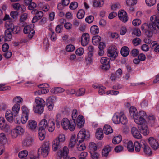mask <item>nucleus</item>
I'll return each mask as SVG.
<instances>
[{"label": "nucleus", "mask_w": 159, "mask_h": 159, "mask_svg": "<svg viewBox=\"0 0 159 159\" xmlns=\"http://www.w3.org/2000/svg\"><path fill=\"white\" fill-rule=\"evenodd\" d=\"M61 125L64 130H66L69 129L71 131L74 130L76 125L75 121H73V122L70 121L66 118H63L62 119Z\"/></svg>", "instance_id": "obj_1"}, {"label": "nucleus", "mask_w": 159, "mask_h": 159, "mask_svg": "<svg viewBox=\"0 0 159 159\" xmlns=\"http://www.w3.org/2000/svg\"><path fill=\"white\" fill-rule=\"evenodd\" d=\"M90 134L89 131L84 129H82L78 133L77 136V139L79 143H82L86 138L89 137Z\"/></svg>", "instance_id": "obj_2"}, {"label": "nucleus", "mask_w": 159, "mask_h": 159, "mask_svg": "<svg viewBox=\"0 0 159 159\" xmlns=\"http://www.w3.org/2000/svg\"><path fill=\"white\" fill-rule=\"evenodd\" d=\"M49 146L48 142L43 143L38 150V155H42L43 157H46L49 151Z\"/></svg>", "instance_id": "obj_3"}, {"label": "nucleus", "mask_w": 159, "mask_h": 159, "mask_svg": "<svg viewBox=\"0 0 159 159\" xmlns=\"http://www.w3.org/2000/svg\"><path fill=\"white\" fill-rule=\"evenodd\" d=\"M141 30L145 33L146 35L148 37L152 36V31L154 30L152 23L151 24H148L146 23H145L142 25Z\"/></svg>", "instance_id": "obj_4"}, {"label": "nucleus", "mask_w": 159, "mask_h": 159, "mask_svg": "<svg viewBox=\"0 0 159 159\" xmlns=\"http://www.w3.org/2000/svg\"><path fill=\"white\" fill-rule=\"evenodd\" d=\"M107 53V56L112 60H114L118 55L116 48L115 46H112L109 47Z\"/></svg>", "instance_id": "obj_5"}, {"label": "nucleus", "mask_w": 159, "mask_h": 159, "mask_svg": "<svg viewBox=\"0 0 159 159\" xmlns=\"http://www.w3.org/2000/svg\"><path fill=\"white\" fill-rule=\"evenodd\" d=\"M24 131V129L22 126H16L12 130L11 132V136L13 138H16L18 136L22 134Z\"/></svg>", "instance_id": "obj_6"}, {"label": "nucleus", "mask_w": 159, "mask_h": 159, "mask_svg": "<svg viewBox=\"0 0 159 159\" xmlns=\"http://www.w3.org/2000/svg\"><path fill=\"white\" fill-rule=\"evenodd\" d=\"M56 99V98L53 96L49 97L46 99V106L49 111L53 110Z\"/></svg>", "instance_id": "obj_7"}, {"label": "nucleus", "mask_w": 159, "mask_h": 159, "mask_svg": "<svg viewBox=\"0 0 159 159\" xmlns=\"http://www.w3.org/2000/svg\"><path fill=\"white\" fill-rule=\"evenodd\" d=\"M31 13L32 14H35V16H34L32 19V22L33 23H35L37 22L38 20L41 19L43 15V12L40 11H38L36 9L33 10Z\"/></svg>", "instance_id": "obj_8"}, {"label": "nucleus", "mask_w": 159, "mask_h": 159, "mask_svg": "<svg viewBox=\"0 0 159 159\" xmlns=\"http://www.w3.org/2000/svg\"><path fill=\"white\" fill-rule=\"evenodd\" d=\"M110 60L107 57H103L100 60V62L102 64L101 68L105 70H108L110 67L109 65Z\"/></svg>", "instance_id": "obj_9"}, {"label": "nucleus", "mask_w": 159, "mask_h": 159, "mask_svg": "<svg viewBox=\"0 0 159 159\" xmlns=\"http://www.w3.org/2000/svg\"><path fill=\"white\" fill-rule=\"evenodd\" d=\"M23 31L25 34H28V37L31 39L33 37L35 31L34 30L31 28L30 26L27 25L24 28Z\"/></svg>", "instance_id": "obj_10"}, {"label": "nucleus", "mask_w": 159, "mask_h": 159, "mask_svg": "<svg viewBox=\"0 0 159 159\" xmlns=\"http://www.w3.org/2000/svg\"><path fill=\"white\" fill-rule=\"evenodd\" d=\"M150 20L152 23L154 30L156 27L159 29V19L156 15H153L150 18Z\"/></svg>", "instance_id": "obj_11"}, {"label": "nucleus", "mask_w": 159, "mask_h": 159, "mask_svg": "<svg viewBox=\"0 0 159 159\" xmlns=\"http://www.w3.org/2000/svg\"><path fill=\"white\" fill-rule=\"evenodd\" d=\"M118 15L120 20L124 22H126L128 20L127 13L124 10H120Z\"/></svg>", "instance_id": "obj_12"}, {"label": "nucleus", "mask_w": 159, "mask_h": 159, "mask_svg": "<svg viewBox=\"0 0 159 159\" xmlns=\"http://www.w3.org/2000/svg\"><path fill=\"white\" fill-rule=\"evenodd\" d=\"M89 34L87 33H84L81 38L82 45L83 46L87 45L89 42Z\"/></svg>", "instance_id": "obj_13"}, {"label": "nucleus", "mask_w": 159, "mask_h": 159, "mask_svg": "<svg viewBox=\"0 0 159 159\" xmlns=\"http://www.w3.org/2000/svg\"><path fill=\"white\" fill-rule=\"evenodd\" d=\"M32 138L31 136H29L26 137L22 142V145L24 147L29 146L32 144Z\"/></svg>", "instance_id": "obj_14"}, {"label": "nucleus", "mask_w": 159, "mask_h": 159, "mask_svg": "<svg viewBox=\"0 0 159 159\" xmlns=\"http://www.w3.org/2000/svg\"><path fill=\"white\" fill-rule=\"evenodd\" d=\"M131 131L133 136L135 138L140 139L142 138V136L139 130L136 127H132Z\"/></svg>", "instance_id": "obj_15"}, {"label": "nucleus", "mask_w": 159, "mask_h": 159, "mask_svg": "<svg viewBox=\"0 0 159 159\" xmlns=\"http://www.w3.org/2000/svg\"><path fill=\"white\" fill-rule=\"evenodd\" d=\"M52 144V150L54 151H56L61 147L62 144L59 142L57 139L55 138L53 140Z\"/></svg>", "instance_id": "obj_16"}, {"label": "nucleus", "mask_w": 159, "mask_h": 159, "mask_svg": "<svg viewBox=\"0 0 159 159\" xmlns=\"http://www.w3.org/2000/svg\"><path fill=\"white\" fill-rule=\"evenodd\" d=\"M149 142L151 147L154 149H157L159 147L157 141L153 137H150L149 139Z\"/></svg>", "instance_id": "obj_17"}, {"label": "nucleus", "mask_w": 159, "mask_h": 159, "mask_svg": "<svg viewBox=\"0 0 159 159\" xmlns=\"http://www.w3.org/2000/svg\"><path fill=\"white\" fill-rule=\"evenodd\" d=\"M46 132L45 129L42 127H39L38 130V135L39 139L43 140L45 138Z\"/></svg>", "instance_id": "obj_18"}, {"label": "nucleus", "mask_w": 159, "mask_h": 159, "mask_svg": "<svg viewBox=\"0 0 159 159\" xmlns=\"http://www.w3.org/2000/svg\"><path fill=\"white\" fill-rule=\"evenodd\" d=\"M36 122L33 120H29L27 125V128L32 130H34L37 127Z\"/></svg>", "instance_id": "obj_19"}, {"label": "nucleus", "mask_w": 159, "mask_h": 159, "mask_svg": "<svg viewBox=\"0 0 159 159\" xmlns=\"http://www.w3.org/2000/svg\"><path fill=\"white\" fill-rule=\"evenodd\" d=\"M121 114V112L114 114L112 118V121L114 123L118 124L120 123L121 115H122Z\"/></svg>", "instance_id": "obj_20"}, {"label": "nucleus", "mask_w": 159, "mask_h": 159, "mask_svg": "<svg viewBox=\"0 0 159 159\" xmlns=\"http://www.w3.org/2000/svg\"><path fill=\"white\" fill-rule=\"evenodd\" d=\"M84 124V119L82 115H79L77 119L76 124L80 128L83 126Z\"/></svg>", "instance_id": "obj_21"}, {"label": "nucleus", "mask_w": 159, "mask_h": 159, "mask_svg": "<svg viewBox=\"0 0 159 159\" xmlns=\"http://www.w3.org/2000/svg\"><path fill=\"white\" fill-rule=\"evenodd\" d=\"M20 106L19 104H15L12 108V112L15 116H16L19 113Z\"/></svg>", "instance_id": "obj_22"}, {"label": "nucleus", "mask_w": 159, "mask_h": 159, "mask_svg": "<svg viewBox=\"0 0 159 159\" xmlns=\"http://www.w3.org/2000/svg\"><path fill=\"white\" fill-rule=\"evenodd\" d=\"M11 31H9V29H7L5 31V36L4 37V40L5 41H9L12 39V34Z\"/></svg>", "instance_id": "obj_23"}, {"label": "nucleus", "mask_w": 159, "mask_h": 159, "mask_svg": "<svg viewBox=\"0 0 159 159\" xmlns=\"http://www.w3.org/2000/svg\"><path fill=\"white\" fill-rule=\"evenodd\" d=\"M135 122L139 125H145L146 124V121L144 118L142 117H139L138 116L137 117H135L134 119Z\"/></svg>", "instance_id": "obj_24"}, {"label": "nucleus", "mask_w": 159, "mask_h": 159, "mask_svg": "<svg viewBox=\"0 0 159 159\" xmlns=\"http://www.w3.org/2000/svg\"><path fill=\"white\" fill-rule=\"evenodd\" d=\"M44 106L36 105L34 107V111L36 113L42 114L44 111Z\"/></svg>", "instance_id": "obj_25"}, {"label": "nucleus", "mask_w": 159, "mask_h": 159, "mask_svg": "<svg viewBox=\"0 0 159 159\" xmlns=\"http://www.w3.org/2000/svg\"><path fill=\"white\" fill-rule=\"evenodd\" d=\"M55 123L53 121L51 120H48V123L46 129L50 132H53L55 128Z\"/></svg>", "instance_id": "obj_26"}, {"label": "nucleus", "mask_w": 159, "mask_h": 159, "mask_svg": "<svg viewBox=\"0 0 159 159\" xmlns=\"http://www.w3.org/2000/svg\"><path fill=\"white\" fill-rule=\"evenodd\" d=\"M112 147L110 146L109 145L105 146L102 151V155L105 157H107L109 152L111 151Z\"/></svg>", "instance_id": "obj_27"}, {"label": "nucleus", "mask_w": 159, "mask_h": 159, "mask_svg": "<svg viewBox=\"0 0 159 159\" xmlns=\"http://www.w3.org/2000/svg\"><path fill=\"white\" fill-rule=\"evenodd\" d=\"M93 7L95 8L101 7L104 4L103 0H93Z\"/></svg>", "instance_id": "obj_28"}, {"label": "nucleus", "mask_w": 159, "mask_h": 159, "mask_svg": "<svg viewBox=\"0 0 159 159\" xmlns=\"http://www.w3.org/2000/svg\"><path fill=\"white\" fill-rule=\"evenodd\" d=\"M129 48L125 46L121 48L120 53L123 56L126 57L129 55Z\"/></svg>", "instance_id": "obj_29"}, {"label": "nucleus", "mask_w": 159, "mask_h": 159, "mask_svg": "<svg viewBox=\"0 0 159 159\" xmlns=\"http://www.w3.org/2000/svg\"><path fill=\"white\" fill-rule=\"evenodd\" d=\"M129 113L130 116L134 119L135 118V116H138L137 111L135 107L134 106H132L130 107Z\"/></svg>", "instance_id": "obj_30"}, {"label": "nucleus", "mask_w": 159, "mask_h": 159, "mask_svg": "<svg viewBox=\"0 0 159 159\" xmlns=\"http://www.w3.org/2000/svg\"><path fill=\"white\" fill-rule=\"evenodd\" d=\"M77 143L76 139L74 135L71 136L69 142V147L70 148H73Z\"/></svg>", "instance_id": "obj_31"}, {"label": "nucleus", "mask_w": 159, "mask_h": 159, "mask_svg": "<svg viewBox=\"0 0 159 159\" xmlns=\"http://www.w3.org/2000/svg\"><path fill=\"white\" fill-rule=\"evenodd\" d=\"M5 26L7 29H9V31H11V32H13L16 27H15L13 23L11 22L8 21H7L5 24Z\"/></svg>", "instance_id": "obj_32"}, {"label": "nucleus", "mask_w": 159, "mask_h": 159, "mask_svg": "<svg viewBox=\"0 0 159 159\" xmlns=\"http://www.w3.org/2000/svg\"><path fill=\"white\" fill-rule=\"evenodd\" d=\"M104 131L107 135H108L113 132V130L112 127L109 125H105L103 128Z\"/></svg>", "instance_id": "obj_33"}, {"label": "nucleus", "mask_w": 159, "mask_h": 159, "mask_svg": "<svg viewBox=\"0 0 159 159\" xmlns=\"http://www.w3.org/2000/svg\"><path fill=\"white\" fill-rule=\"evenodd\" d=\"M96 138L98 139L101 140L103 137V133L102 129L101 128H98L97 129L96 133Z\"/></svg>", "instance_id": "obj_34"}, {"label": "nucleus", "mask_w": 159, "mask_h": 159, "mask_svg": "<svg viewBox=\"0 0 159 159\" xmlns=\"http://www.w3.org/2000/svg\"><path fill=\"white\" fill-rule=\"evenodd\" d=\"M127 148L128 151L129 152L134 151V144L131 141H129L127 143Z\"/></svg>", "instance_id": "obj_35"}, {"label": "nucleus", "mask_w": 159, "mask_h": 159, "mask_svg": "<svg viewBox=\"0 0 159 159\" xmlns=\"http://www.w3.org/2000/svg\"><path fill=\"white\" fill-rule=\"evenodd\" d=\"M7 125L5 123V120L3 117H0V129L2 130H5Z\"/></svg>", "instance_id": "obj_36"}, {"label": "nucleus", "mask_w": 159, "mask_h": 159, "mask_svg": "<svg viewBox=\"0 0 159 159\" xmlns=\"http://www.w3.org/2000/svg\"><path fill=\"white\" fill-rule=\"evenodd\" d=\"M143 151L144 153L147 155H150L152 154V151L150 148L146 143H143Z\"/></svg>", "instance_id": "obj_37"}, {"label": "nucleus", "mask_w": 159, "mask_h": 159, "mask_svg": "<svg viewBox=\"0 0 159 159\" xmlns=\"http://www.w3.org/2000/svg\"><path fill=\"white\" fill-rule=\"evenodd\" d=\"M35 102L36 105L44 106L45 101L41 98L37 97L35 99Z\"/></svg>", "instance_id": "obj_38"}, {"label": "nucleus", "mask_w": 159, "mask_h": 159, "mask_svg": "<svg viewBox=\"0 0 159 159\" xmlns=\"http://www.w3.org/2000/svg\"><path fill=\"white\" fill-rule=\"evenodd\" d=\"M60 152L62 154L63 158L65 159L67 157L69 152L68 148L67 146H65L63 148L62 150Z\"/></svg>", "instance_id": "obj_39"}, {"label": "nucleus", "mask_w": 159, "mask_h": 159, "mask_svg": "<svg viewBox=\"0 0 159 159\" xmlns=\"http://www.w3.org/2000/svg\"><path fill=\"white\" fill-rule=\"evenodd\" d=\"M39 7L43 11H47L49 9V6L47 4H44L43 3L40 2L39 4Z\"/></svg>", "instance_id": "obj_40"}, {"label": "nucleus", "mask_w": 159, "mask_h": 159, "mask_svg": "<svg viewBox=\"0 0 159 159\" xmlns=\"http://www.w3.org/2000/svg\"><path fill=\"white\" fill-rule=\"evenodd\" d=\"M62 144L64 143L66 140L65 135L62 133L59 134L58 136L55 138Z\"/></svg>", "instance_id": "obj_41"}, {"label": "nucleus", "mask_w": 159, "mask_h": 159, "mask_svg": "<svg viewBox=\"0 0 159 159\" xmlns=\"http://www.w3.org/2000/svg\"><path fill=\"white\" fill-rule=\"evenodd\" d=\"M7 142V139L6 135L3 133L0 134V143L4 144Z\"/></svg>", "instance_id": "obj_42"}, {"label": "nucleus", "mask_w": 159, "mask_h": 159, "mask_svg": "<svg viewBox=\"0 0 159 159\" xmlns=\"http://www.w3.org/2000/svg\"><path fill=\"white\" fill-rule=\"evenodd\" d=\"M101 37L98 35L94 36L92 39L93 43L94 45H97L101 41Z\"/></svg>", "instance_id": "obj_43"}, {"label": "nucleus", "mask_w": 159, "mask_h": 159, "mask_svg": "<svg viewBox=\"0 0 159 159\" xmlns=\"http://www.w3.org/2000/svg\"><path fill=\"white\" fill-rule=\"evenodd\" d=\"M65 91V89L61 87H55L52 89L51 92L54 93H60Z\"/></svg>", "instance_id": "obj_44"}, {"label": "nucleus", "mask_w": 159, "mask_h": 159, "mask_svg": "<svg viewBox=\"0 0 159 159\" xmlns=\"http://www.w3.org/2000/svg\"><path fill=\"white\" fill-rule=\"evenodd\" d=\"M13 102L16 104H19L22 103L23 102V98L20 96H16L14 97L12 100Z\"/></svg>", "instance_id": "obj_45"}, {"label": "nucleus", "mask_w": 159, "mask_h": 159, "mask_svg": "<svg viewBox=\"0 0 159 159\" xmlns=\"http://www.w3.org/2000/svg\"><path fill=\"white\" fill-rule=\"evenodd\" d=\"M90 32L93 34H98L99 32L98 27L96 25H93L90 28Z\"/></svg>", "instance_id": "obj_46"}, {"label": "nucleus", "mask_w": 159, "mask_h": 159, "mask_svg": "<svg viewBox=\"0 0 159 159\" xmlns=\"http://www.w3.org/2000/svg\"><path fill=\"white\" fill-rule=\"evenodd\" d=\"M21 110L22 111V115L28 116L29 113V110L28 108L25 105L21 107Z\"/></svg>", "instance_id": "obj_47"}, {"label": "nucleus", "mask_w": 159, "mask_h": 159, "mask_svg": "<svg viewBox=\"0 0 159 159\" xmlns=\"http://www.w3.org/2000/svg\"><path fill=\"white\" fill-rule=\"evenodd\" d=\"M89 147L91 152H93L97 149V147L96 144L93 142H90L89 145Z\"/></svg>", "instance_id": "obj_48"}, {"label": "nucleus", "mask_w": 159, "mask_h": 159, "mask_svg": "<svg viewBox=\"0 0 159 159\" xmlns=\"http://www.w3.org/2000/svg\"><path fill=\"white\" fill-rule=\"evenodd\" d=\"M48 123V121L45 119H43L40 122L39 127H42L44 129L47 128V126Z\"/></svg>", "instance_id": "obj_49"}, {"label": "nucleus", "mask_w": 159, "mask_h": 159, "mask_svg": "<svg viewBox=\"0 0 159 159\" xmlns=\"http://www.w3.org/2000/svg\"><path fill=\"white\" fill-rule=\"evenodd\" d=\"M121 114L122 115H121L120 123L124 125L126 124L128 121L127 118L122 112H121Z\"/></svg>", "instance_id": "obj_50"}, {"label": "nucleus", "mask_w": 159, "mask_h": 159, "mask_svg": "<svg viewBox=\"0 0 159 159\" xmlns=\"http://www.w3.org/2000/svg\"><path fill=\"white\" fill-rule=\"evenodd\" d=\"M121 136H118L114 137L112 139V142L115 144L119 143L121 141Z\"/></svg>", "instance_id": "obj_51"}, {"label": "nucleus", "mask_w": 159, "mask_h": 159, "mask_svg": "<svg viewBox=\"0 0 159 159\" xmlns=\"http://www.w3.org/2000/svg\"><path fill=\"white\" fill-rule=\"evenodd\" d=\"M85 14V12L83 10H80L77 13V17L79 19H82L84 17Z\"/></svg>", "instance_id": "obj_52"}, {"label": "nucleus", "mask_w": 159, "mask_h": 159, "mask_svg": "<svg viewBox=\"0 0 159 159\" xmlns=\"http://www.w3.org/2000/svg\"><path fill=\"white\" fill-rule=\"evenodd\" d=\"M135 150L136 152H139L140 151L141 148V144L138 141H136L134 143Z\"/></svg>", "instance_id": "obj_53"}, {"label": "nucleus", "mask_w": 159, "mask_h": 159, "mask_svg": "<svg viewBox=\"0 0 159 159\" xmlns=\"http://www.w3.org/2000/svg\"><path fill=\"white\" fill-rule=\"evenodd\" d=\"M28 154V152L26 150L21 151L18 154L19 158H23L26 157Z\"/></svg>", "instance_id": "obj_54"}, {"label": "nucleus", "mask_w": 159, "mask_h": 159, "mask_svg": "<svg viewBox=\"0 0 159 159\" xmlns=\"http://www.w3.org/2000/svg\"><path fill=\"white\" fill-rule=\"evenodd\" d=\"M65 49L67 52H72L75 50V47L72 44H69L66 47Z\"/></svg>", "instance_id": "obj_55"}, {"label": "nucleus", "mask_w": 159, "mask_h": 159, "mask_svg": "<svg viewBox=\"0 0 159 159\" xmlns=\"http://www.w3.org/2000/svg\"><path fill=\"white\" fill-rule=\"evenodd\" d=\"M141 132L144 135H148L149 133V131L148 127L146 126H142Z\"/></svg>", "instance_id": "obj_56"}, {"label": "nucleus", "mask_w": 159, "mask_h": 159, "mask_svg": "<svg viewBox=\"0 0 159 159\" xmlns=\"http://www.w3.org/2000/svg\"><path fill=\"white\" fill-rule=\"evenodd\" d=\"M77 148L79 151H82L86 149V147L84 143H79V144L77 145Z\"/></svg>", "instance_id": "obj_57"}, {"label": "nucleus", "mask_w": 159, "mask_h": 159, "mask_svg": "<svg viewBox=\"0 0 159 159\" xmlns=\"http://www.w3.org/2000/svg\"><path fill=\"white\" fill-rule=\"evenodd\" d=\"M85 92V89L84 88H80L76 92V95L78 96H80L84 95Z\"/></svg>", "instance_id": "obj_58"}, {"label": "nucleus", "mask_w": 159, "mask_h": 159, "mask_svg": "<svg viewBox=\"0 0 159 159\" xmlns=\"http://www.w3.org/2000/svg\"><path fill=\"white\" fill-rule=\"evenodd\" d=\"M132 34L137 36H139L141 34V32L139 29L135 28L133 30Z\"/></svg>", "instance_id": "obj_59"}, {"label": "nucleus", "mask_w": 159, "mask_h": 159, "mask_svg": "<svg viewBox=\"0 0 159 159\" xmlns=\"http://www.w3.org/2000/svg\"><path fill=\"white\" fill-rule=\"evenodd\" d=\"M28 17V14L26 13H24L22 14L20 16V22H24L25 21Z\"/></svg>", "instance_id": "obj_60"}, {"label": "nucleus", "mask_w": 159, "mask_h": 159, "mask_svg": "<svg viewBox=\"0 0 159 159\" xmlns=\"http://www.w3.org/2000/svg\"><path fill=\"white\" fill-rule=\"evenodd\" d=\"M78 112L76 109H74L73 110L72 113V118L73 121H75V119L78 116Z\"/></svg>", "instance_id": "obj_61"}, {"label": "nucleus", "mask_w": 159, "mask_h": 159, "mask_svg": "<svg viewBox=\"0 0 159 159\" xmlns=\"http://www.w3.org/2000/svg\"><path fill=\"white\" fill-rule=\"evenodd\" d=\"M137 3V0H126V4L129 6H133Z\"/></svg>", "instance_id": "obj_62"}, {"label": "nucleus", "mask_w": 159, "mask_h": 159, "mask_svg": "<svg viewBox=\"0 0 159 159\" xmlns=\"http://www.w3.org/2000/svg\"><path fill=\"white\" fill-rule=\"evenodd\" d=\"M84 49L82 48H80L77 49L75 51L76 55L79 56H81L84 53Z\"/></svg>", "instance_id": "obj_63"}, {"label": "nucleus", "mask_w": 159, "mask_h": 159, "mask_svg": "<svg viewBox=\"0 0 159 159\" xmlns=\"http://www.w3.org/2000/svg\"><path fill=\"white\" fill-rule=\"evenodd\" d=\"M141 23V20L138 19H136L132 21V24L133 25L135 26H137L139 25Z\"/></svg>", "instance_id": "obj_64"}]
</instances>
